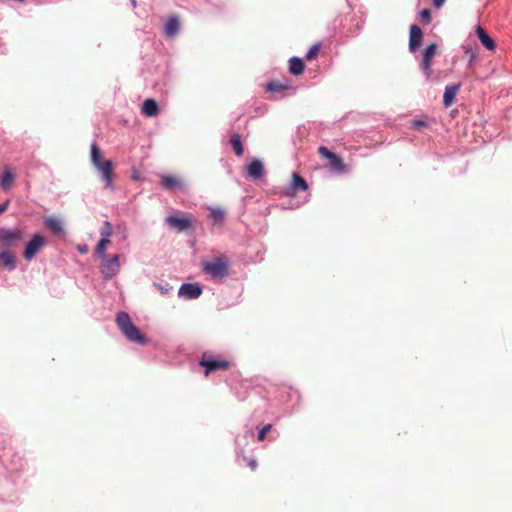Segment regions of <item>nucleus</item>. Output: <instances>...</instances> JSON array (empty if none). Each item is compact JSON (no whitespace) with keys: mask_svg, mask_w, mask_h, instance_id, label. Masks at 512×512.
<instances>
[{"mask_svg":"<svg viewBox=\"0 0 512 512\" xmlns=\"http://www.w3.org/2000/svg\"><path fill=\"white\" fill-rule=\"evenodd\" d=\"M200 366H202L204 370L205 376H209L211 373L216 371H225L230 368V362L225 359H213L207 357L204 354L199 362Z\"/></svg>","mask_w":512,"mask_h":512,"instance_id":"obj_5","label":"nucleus"},{"mask_svg":"<svg viewBox=\"0 0 512 512\" xmlns=\"http://www.w3.org/2000/svg\"><path fill=\"white\" fill-rule=\"evenodd\" d=\"M461 88V83L448 85L445 88L443 95V104L446 108L452 106L455 102V97Z\"/></svg>","mask_w":512,"mask_h":512,"instance_id":"obj_12","label":"nucleus"},{"mask_svg":"<svg viewBox=\"0 0 512 512\" xmlns=\"http://www.w3.org/2000/svg\"><path fill=\"white\" fill-rule=\"evenodd\" d=\"M476 34H477L480 42L486 49L491 50V51L495 49L496 44H495L494 40L487 34V32L485 31V29L483 27L477 26Z\"/></svg>","mask_w":512,"mask_h":512,"instance_id":"obj_18","label":"nucleus"},{"mask_svg":"<svg viewBox=\"0 0 512 512\" xmlns=\"http://www.w3.org/2000/svg\"><path fill=\"white\" fill-rule=\"evenodd\" d=\"M8 204H9V201H6L5 203L0 204V214H2L3 212H5L7 210Z\"/></svg>","mask_w":512,"mask_h":512,"instance_id":"obj_37","label":"nucleus"},{"mask_svg":"<svg viewBox=\"0 0 512 512\" xmlns=\"http://www.w3.org/2000/svg\"><path fill=\"white\" fill-rule=\"evenodd\" d=\"M286 89H288V85L279 81H272L266 85V90L273 93L282 92Z\"/></svg>","mask_w":512,"mask_h":512,"instance_id":"obj_26","label":"nucleus"},{"mask_svg":"<svg viewBox=\"0 0 512 512\" xmlns=\"http://www.w3.org/2000/svg\"><path fill=\"white\" fill-rule=\"evenodd\" d=\"M437 54V44L431 43L429 44L423 51V57L421 61V69L427 78H429L433 74L432 70V60Z\"/></svg>","mask_w":512,"mask_h":512,"instance_id":"obj_7","label":"nucleus"},{"mask_svg":"<svg viewBox=\"0 0 512 512\" xmlns=\"http://www.w3.org/2000/svg\"><path fill=\"white\" fill-rule=\"evenodd\" d=\"M154 287L157 288L161 294H167L170 290V288H165L159 283H154Z\"/></svg>","mask_w":512,"mask_h":512,"instance_id":"obj_33","label":"nucleus"},{"mask_svg":"<svg viewBox=\"0 0 512 512\" xmlns=\"http://www.w3.org/2000/svg\"><path fill=\"white\" fill-rule=\"evenodd\" d=\"M318 153L325 159L329 161L328 166L331 170L337 173H343L346 170V165L343 162V159L337 154L331 152L327 147L320 146L318 148Z\"/></svg>","mask_w":512,"mask_h":512,"instance_id":"obj_6","label":"nucleus"},{"mask_svg":"<svg viewBox=\"0 0 512 512\" xmlns=\"http://www.w3.org/2000/svg\"><path fill=\"white\" fill-rule=\"evenodd\" d=\"M22 238V233L19 229L14 230H2L0 231V241L5 246L12 245L13 242L18 241Z\"/></svg>","mask_w":512,"mask_h":512,"instance_id":"obj_14","label":"nucleus"},{"mask_svg":"<svg viewBox=\"0 0 512 512\" xmlns=\"http://www.w3.org/2000/svg\"><path fill=\"white\" fill-rule=\"evenodd\" d=\"M166 222L170 227L177 229L179 232L185 231L191 227L190 219L177 215L168 216Z\"/></svg>","mask_w":512,"mask_h":512,"instance_id":"obj_10","label":"nucleus"},{"mask_svg":"<svg viewBox=\"0 0 512 512\" xmlns=\"http://www.w3.org/2000/svg\"><path fill=\"white\" fill-rule=\"evenodd\" d=\"M436 8H441L446 0H432Z\"/></svg>","mask_w":512,"mask_h":512,"instance_id":"obj_35","label":"nucleus"},{"mask_svg":"<svg viewBox=\"0 0 512 512\" xmlns=\"http://www.w3.org/2000/svg\"><path fill=\"white\" fill-rule=\"evenodd\" d=\"M110 243L111 241L109 238L101 237L95 249L98 257H104L106 255V250Z\"/></svg>","mask_w":512,"mask_h":512,"instance_id":"obj_25","label":"nucleus"},{"mask_svg":"<svg viewBox=\"0 0 512 512\" xmlns=\"http://www.w3.org/2000/svg\"><path fill=\"white\" fill-rule=\"evenodd\" d=\"M113 234V227L109 221H105L100 229L101 237L110 238Z\"/></svg>","mask_w":512,"mask_h":512,"instance_id":"obj_29","label":"nucleus"},{"mask_svg":"<svg viewBox=\"0 0 512 512\" xmlns=\"http://www.w3.org/2000/svg\"><path fill=\"white\" fill-rule=\"evenodd\" d=\"M44 244L45 239L43 236L39 234L34 235L33 238L26 245L23 257L28 261L32 260L35 257V255L41 250Z\"/></svg>","mask_w":512,"mask_h":512,"instance_id":"obj_8","label":"nucleus"},{"mask_svg":"<svg viewBox=\"0 0 512 512\" xmlns=\"http://www.w3.org/2000/svg\"><path fill=\"white\" fill-rule=\"evenodd\" d=\"M202 293V289L197 284L185 283L180 287L179 295L189 299L198 298Z\"/></svg>","mask_w":512,"mask_h":512,"instance_id":"obj_13","label":"nucleus"},{"mask_svg":"<svg viewBox=\"0 0 512 512\" xmlns=\"http://www.w3.org/2000/svg\"><path fill=\"white\" fill-rule=\"evenodd\" d=\"M304 62L301 58L298 57H292L289 60V72L292 75L299 76L304 72Z\"/></svg>","mask_w":512,"mask_h":512,"instance_id":"obj_19","label":"nucleus"},{"mask_svg":"<svg viewBox=\"0 0 512 512\" xmlns=\"http://www.w3.org/2000/svg\"><path fill=\"white\" fill-rule=\"evenodd\" d=\"M421 15V18L426 22V23H429L430 20H431V13L428 9H424L421 11L420 13Z\"/></svg>","mask_w":512,"mask_h":512,"instance_id":"obj_31","label":"nucleus"},{"mask_svg":"<svg viewBox=\"0 0 512 512\" xmlns=\"http://www.w3.org/2000/svg\"><path fill=\"white\" fill-rule=\"evenodd\" d=\"M180 30V22L177 16H170L165 24L164 32L168 37H174Z\"/></svg>","mask_w":512,"mask_h":512,"instance_id":"obj_17","label":"nucleus"},{"mask_svg":"<svg viewBox=\"0 0 512 512\" xmlns=\"http://www.w3.org/2000/svg\"><path fill=\"white\" fill-rule=\"evenodd\" d=\"M161 187L173 191V190H184L185 182L183 179L173 175H164L161 177Z\"/></svg>","mask_w":512,"mask_h":512,"instance_id":"obj_9","label":"nucleus"},{"mask_svg":"<svg viewBox=\"0 0 512 512\" xmlns=\"http://www.w3.org/2000/svg\"><path fill=\"white\" fill-rule=\"evenodd\" d=\"M423 32L417 25L410 26L409 49L414 52L421 44Z\"/></svg>","mask_w":512,"mask_h":512,"instance_id":"obj_11","label":"nucleus"},{"mask_svg":"<svg viewBox=\"0 0 512 512\" xmlns=\"http://www.w3.org/2000/svg\"><path fill=\"white\" fill-rule=\"evenodd\" d=\"M14 180H15V175L9 169L6 168L3 171L0 185L3 189H8L12 185Z\"/></svg>","mask_w":512,"mask_h":512,"instance_id":"obj_24","label":"nucleus"},{"mask_svg":"<svg viewBox=\"0 0 512 512\" xmlns=\"http://www.w3.org/2000/svg\"><path fill=\"white\" fill-rule=\"evenodd\" d=\"M0 266L4 269L12 271L16 266V256L13 252L4 251L0 253Z\"/></svg>","mask_w":512,"mask_h":512,"instance_id":"obj_16","label":"nucleus"},{"mask_svg":"<svg viewBox=\"0 0 512 512\" xmlns=\"http://www.w3.org/2000/svg\"><path fill=\"white\" fill-rule=\"evenodd\" d=\"M272 429L271 424L265 425L258 433V441H264L266 438V434Z\"/></svg>","mask_w":512,"mask_h":512,"instance_id":"obj_30","label":"nucleus"},{"mask_svg":"<svg viewBox=\"0 0 512 512\" xmlns=\"http://www.w3.org/2000/svg\"><path fill=\"white\" fill-rule=\"evenodd\" d=\"M159 112L158 104L154 99H146L142 105V113L148 117L156 116Z\"/></svg>","mask_w":512,"mask_h":512,"instance_id":"obj_20","label":"nucleus"},{"mask_svg":"<svg viewBox=\"0 0 512 512\" xmlns=\"http://www.w3.org/2000/svg\"><path fill=\"white\" fill-rule=\"evenodd\" d=\"M244 460L246 461L247 465L250 467L251 470H255L257 468V460L248 459L246 457H244Z\"/></svg>","mask_w":512,"mask_h":512,"instance_id":"obj_32","label":"nucleus"},{"mask_svg":"<svg viewBox=\"0 0 512 512\" xmlns=\"http://www.w3.org/2000/svg\"><path fill=\"white\" fill-rule=\"evenodd\" d=\"M116 323L128 340L139 344L147 343L145 336L132 323L130 316L126 312H119L116 315Z\"/></svg>","mask_w":512,"mask_h":512,"instance_id":"obj_2","label":"nucleus"},{"mask_svg":"<svg viewBox=\"0 0 512 512\" xmlns=\"http://www.w3.org/2000/svg\"><path fill=\"white\" fill-rule=\"evenodd\" d=\"M102 259L100 264V272L104 279H111L116 276L120 271V256L118 254L108 258L107 255L100 257Z\"/></svg>","mask_w":512,"mask_h":512,"instance_id":"obj_4","label":"nucleus"},{"mask_svg":"<svg viewBox=\"0 0 512 512\" xmlns=\"http://www.w3.org/2000/svg\"><path fill=\"white\" fill-rule=\"evenodd\" d=\"M320 49H321V43L313 44L310 47V49L308 50V52H307V54L305 56V59L307 61L315 60L318 57V55H319Z\"/></svg>","mask_w":512,"mask_h":512,"instance_id":"obj_28","label":"nucleus"},{"mask_svg":"<svg viewBox=\"0 0 512 512\" xmlns=\"http://www.w3.org/2000/svg\"><path fill=\"white\" fill-rule=\"evenodd\" d=\"M230 144L237 156H242L244 153V148L241 141V135L239 133H233L230 136Z\"/></svg>","mask_w":512,"mask_h":512,"instance_id":"obj_22","label":"nucleus"},{"mask_svg":"<svg viewBox=\"0 0 512 512\" xmlns=\"http://www.w3.org/2000/svg\"><path fill=\"white\" fill-rule=\"evenodd\" d=\"M78 251H79L81 254H86V253L88 252V247H87V245L78 246Z\"/></svg>","mask_w":512,"mask_h":512,"instance_id":"obj_36","label":"nucleus"},{"mask_svg":"<svg viewBox=\"0 0 512 512\" xmlns=\"http://www.w3.org/2000/svg\"><path fill=\"white\" fill-rule=\"evenodd\" d=\"M210 218L215 224H221L224 221L225 213L220 208H212L210 211Z\"/></svg>","mask_w":512,"mask_h":512,"instance_id":"obj_27","label":"nucleus"},{"mask_svg":"<svg viewBox=\"0 0 512 512\" xmlns=\"http://www.w3.org/2000/svg\"><path fill=\"white\" fill-rule=\"evenodd\" d=\"M131 3L134 7L136 6V0H131Z\"/></svg>","mask_w":512,"mask_h":512,"instance_id":"obj_38","label":"nucleus"},{"mask_svg":"<svg viewBox=\"0 0 512 512\" xmlns=\"http://www.w3.org/2000/svg\"><path fill=\"white\" fill-rule=\"evenodd\" d=\"M308 189V184L304 178H302L299 174L293 173L292 182H291V190L293 193L298 191H306Z\"/></svg>","mask_w":512,"mask_h":512,"instance_id":"obj_21","label":"nucleus"},{"mask_svg":"<svg viewBox=\"0 0 512 512\" xmlns=\"http://www.w3.org/2000/svg\"><path fill=\"white\" fill-rule=\"evenodd\" d=\"M229 261L227 257L221 256L213 261L205 262L203 270L213 278L222 279L228 275Z\"/></svg>","mask_w":512,"mask_h":512,"instance_id":"obj_3","label":"nucleus"},{"mask_svg":"<svg viewBox=\"0 0 512 512\" xmlns=\"http://www.w3.org/2000/svg\"><path fill=\"white\" fill-rule=\"evenodd\" d=\"M91 162L93 166L101 173L106 187H112L114 164L110 160H104L101 150L96 143L91 144Z\"/></svg>","mask_w":512,"mask_h":512,"instance_id":"obj_1","label":"nucleus"},{"mask_svg":"<svg viewBox=\"0 0 512 512\" xmlns=\"http://www.w3.org/2000/svg\"><path fill=\"white\" fill-rule=\"evenodd\" d=\"M427 126V123L425 121H422V120H416L413 122V127L414 128H421V127H426Z\"/></svg>","mask_w":512,"mask_h":512,"instance_id":"obj_34","label":"nucleus"},{"mask_svg":"<svg viewBox=\"0 0 512 512\" xmlns=\"http://www.w3.org/2000/svg\"><path fill=\"white\" fill-rule=\"evenodd\" d=\"M47 227L57 235H61L64 233L62 222L54 217H49L45 221Z\"/></svg>","mask_w":512,"mask_h":512,"instance_id":"obj_23","label":"nucleus"},{"mask_svg":"<svg viewBox=\"0 0 512 512\" xmlns=\"http://www.w3.org/2000/svg\"><path fill=\"white\" fill-rule=\"evenodd\" d=\"M247 174L254 180L260 179L264 174L263 163L258 159L251 161L247 166Z\"/></svg>","mask_w":512,"mask_h":512,"instance_id":"obj_15","label":"nucleus"}]
</instances>
